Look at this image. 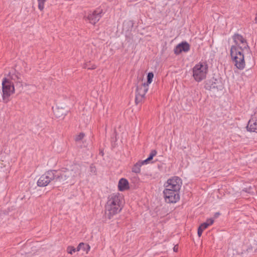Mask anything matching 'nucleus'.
Masks as SVG:
<instances>
[{
  "instance_id": "nucleus-1",
  "label": "nucleus",
  "mask_w": 257,
  "mask_h": 257,
  "mask_svg": "<svg viewBox=\"0 0 257 257\" xmlns=\"http://www.w3.org/2000/svg\"><path fill=\"white\" fill-rule=\"evenodd\" d=\"M235 45L230 48V55L234 65L238 69L242 70L245 67L243 51L248 48L246 40L240 35L235 34L233 36Z\"/></svg>"
},
{
  "instance_id": "nucleus-2",
  "label": "nucleus",
  "mask_w": 257,
  "mask_h": 257,
  "mask_svg": "<svg viewBox=\"0 0 257 257\" xmlns=\"http://www.w3.org/2000/svg\"><path fill=\"white\" fill-rule=\"evenodd\" d=\"M124 204L123 195L119 193L110 194L105 205V214L110 219L114 215L119 213Z\"/></svg>"
},
{
  "instance_id": "nucleus-3",
  "label": "nucleus",
  "mask_w": 257,
  "mask_h": 257,
  "mask_svg": "<svg viewBox=\"0 0 257 257\" xmlns=\"http://www.w3.org/2000/svg\"><path fill=\"white\" fill-rule=\"evenodd\" d=\"M208 71L207 64L204 63H199L193 68V77L194 80L199 82L204 79L206 77Z\"/></svg>"
},
{
  "instance_id": "nucleus-4",
  "label": "nucleus",
  "mask_w": 257,
  "mask_h": 257,
  "mask_svg": "<svg viewBox=\"0 0 257 257\" xmlns=\"http://www.w3.org/2000/svg\"><path fill=\"white\" fill-rule=\"evenodd\" d=\"M54 170H49L41 175L37 181V184L39 187L47 186L51 181H54Z\"/></svg>"
},
{
  "instance_id": "nucleus-5",
  "label": "nucleus",
  "mask_w": 257,
  "mask_h": 257,
  "mask_svg": "<svg viewBox=\"0 0 257 257\" xmlns=\"http://www.w3.org/2000/svg\"><path fill=\"white\" fill-rule=\"evenodd\" d=\"M54 182L63 183L67 179L70 178V171L68 168H64L61 171L54 170Z\"/></svg>"
},
{
  "instance_id": "nucleus-6",
  "label": "nucleus",
  "mask_w": 257,
  "mask_h": 257,
  "mask_svg": "<svg viewBox=\"0 0 257 257\" xmlns=\"http://www.w3.org/2000/svg\"><path fill=\"white\" fill-rule=\"evenodd\" d=\"M148 89V84H146V83L137 86L135 99V101L137 104L141 102L143 100L145 95Z\"/></svg>"
},
{
  "instance_id": "nucleus-7",
  "label": "nucleus",
  "mask_w": 257,
  "mask_h": 257,
  "mask_svg": "<svg viewBox=\"0 0 257 257\" xmlns=\"http://www.w3.org/2000/svg\"><path fill=\"white\" fill-rule=\"evenodd\" d=\"M163 194L165 200L167 203H175L180 199L179 191H178L164 190Z\"/></svg>"
},
{
  "instance_id": "nucleus-8",
  "label": "nucleus",
  "mask_w": 257,
  "mask_h": 257,
  "mask_svg": "<svg viewBox=\"0 0 257 257\" xmlns=\"http://www.w3.org/2000/svg\"><path fill=\"white\" fill-rule=\"evenodd\" d=\"M2 87L4 98L9 97L14 92V85L6 78H4L3 80Z\"/></svg>"
},
{
  "instance_id": "nucleus-9",
  "label": "nucleus",
  "mask_w": 257,
  "mask_h": 257,
  "mask_svg": "<svg viewBox=\"0 0 257 257\" xmlns=\"http://www.w3.org/2000/svg\"><path fill=\"white\" fill-rule=\"evenodd\" d=\"M102 10L101 9H97L93 12L89 13L87 19L92 24L96 23L102 17Z\"/></svg>"
},
{
  "instance_id": "nucleus-10",
  "label": "nucleus",
  "mask_w": 257,
  "mask_h": 257,
  "mask_svg": "<svg viewBox=\"0 0 257 257\" xmlns=\"http://www.w3.org/2000/svg\"><path fill=\"white\" fill-rule=\"evenodd\" d=\"M165 183L168 184L171 187L175 188V191H179L182 183L181 179L179 177L175 176L169 179Z\"/></svg>"
},
{
  "instance_id": "nucleus-11",
  "label": "nucleus",
  "mask_w": 257,
  "mask_h": 257,
  "mask_svg": "<svg viewBox=\"0 0 257 257\" xmlns=\"http://www.w3.org/2000/svg\"><path fill=\"white\" fill-rule=\"evenodd\" d=\"M247 130L249 132L257 133V112L251 115L248 122Z\"/></svg>"
},
{
  "instance_id": "nucleus-12",
  "label": "nucleus",
  "mask_w": 257,
  "mask_h": 257,
  "mask_svg": "<svg viewBox=\"0 0 257 257\" xmlns=\"http://www.w3.org/2000/svg\"><path fill=\"white\" fill-rule=\"evenodd\" d=\"M69 170L70 171V179L74 180L80 176L81 168V166L78 164L73 165Z\"/></svg>"
},
{
  "instance_id": "nucleus-13",
  "label": "nucleus",
  "mask_w": 257,
  "mask_h": 257,
  "mask_svg": "<svg viewBox=\"0 0 257 257\" xmlns=\"http://www.w3.org/2000/svg\"><path fill=\"white\" fill-rule=\"evenodd\" d=\"M190 50V46L187 42H182L178 44L174 49V53L179 54L182 52H187Z\"/></svg>"
},
{
  "instance_id": "nucleus-14",
  "label": "nucleus",
  "mask_w": 257,
  "mask_h": 257,
  "mask_svg": "<svg viewBox=\"0 0 257 257\" xmlns=\"http://www.w3.org/2000/svg\"><path fill=\"white\" fill-rule=\"evenodd\" d=\"M118 188L119 191H123L129 188V183L128 181L124 178L119 180L118 184Z\"/></svg>"
},
{
  "instance_id": "nucleus-15",
  "label": "nucleus",
  "mask_w": 257,
  "mask_h": 257,
  "mask_svg": "<svg viewBox=\"0 0 257 257\" xmlns=\"http://www.w3.org/2000/svg\"><path fill=\"white\" fill-rule=\"evenodd\" d=\"M143 165L145 164L142 161L138 162L133 166L132 168V172L136 174L140 173L141 172V167Z\"/></svg>"
},
{
  "instance_id": "nucleus-16",
  "label": "nucleus",
  "mask_w": 257,
  "mask_h": 257,
  "mask_svg": "<svg viewBox=\"0 0 257 257\" xmlns=\"http://www.w3.org/2000/svg\"><path fill=\"white\" fill-rule=\"evenodd\" d=\"M90 249V246L88 244L81 242L79 244L77 247V251H78L80 250L86 251L88 252Z\"/></svg>"
},
{
  "instance_id": "nucleus-17",
  "label": "nucleus",
  "mask_w": 257,
  "mask_h": 257,
  "mask_svg": "<svg viewBox=\"0 0 257 257\" xmlns=\"http://www.w3.org/2000/svg\"><path fill=\"white\" fill-rule=\"evenodd\" d=\"M54 113L56 117H64L66 115L65 111L62 108H57L54 110Z\"/></svg>"
},
{
  "instance_id": "nucleus-18",
  "label": "nucleus",
  "mask_w": 257,
  "mask_h": 257,
  "mask_svg": "<svg viewBox=\"0 0 257 257\" xmlns=\"http://www.w3.org/2000/svg\"><path fill=\"white\" fill-rule=\"evenodd\" d=\"M157 154V152L155 150H152L149 156V157L144 161H142L144 164H147L150 161H151L154 156Z\"/></svg>"
},
{
  "instance_id": "nucleus-19",
  "label": "nucleus",
  "mask_w": 257,
  "mask_h": 257,
  "mask_svg": "<svg viewBox=\"0 0 257 257\" xmlns=\"http://www.w3.org/2000/svg\"><path fill=\"white\" fill-rule=\"evenodd\" d=\"M17 89L18 88L20 89L19 90L20 91H22L23 90H24V91L27 90V87L29 86L26 84H25V86H24L23 84L21 82H18V81H17Z\"/></svg>"
},
{
  "instance_id": "nucleus-20",
  "label": "nucleus",
  "mask_w": 257,
  "mask_h": 257,
  "mask_svg": "<svg viewBox=\"0 0 257 257\" xmlns=\"http://www.w3.org/2000/svg\"><path fill=\"white\" fill-rule=\"evenodd\" d=\"M154 77V74L153 72H149L147 75V83L148 85L151 84L153 81V79Z\"/></svg>"
},
{
  "instance_id": "nucleus-21",
  "label": "nucleus",
  "mask_w": 257,
  "mask_h": 257,
  "mask_svg": "<svg viewBox=\"0 0 257 257\" xmlns=\"http://www.w3.org/2000/svg\"><path fill=\"white\" fill-rule=\"evenodd\" d=\"M38 1V8L40 10L42 11L44 8V4L46 0H37Z\"/></svg>"
},
{
  "instance_id": "nucleus-22",
  "label": "nucleus",
  "mask_w": 257,
  "mask_h": 257,
  "mask_svg": "<svg viewBox=\"0 0 257 257\" xmlns=\"http://www.w3.org/2000/svg\"><path fill=\"white\" fill-rule=\"evenodd\" d=\"M67 250L69 253L72 254L73 252H75L76 251H77V248L76 249L73 246H69L67 248Z\"/></svg>"
},
{
  "instance_id": "nucleus-23",
  "label": "nucleus",
  "mask_w": 257,
  "mask_h": 257,
  "mask_svg": "<svg viewBox=\"0 0 257 257\" xmlns=\"http://www.w3.org/2000/svg\"><path fill=\"white\" fill-rule=\"evenodd\" d=\"M84 136H85V135L84 133H81L78 135L76 136L75 140L76 142L80 141L81 140H82L83 139Z\"/></svg>"
},
{
  "instance_id": "nucleus-24",
  "label": "nucleus",
  "mask_w": 257,
  "mask_h": 257,
  "mask_svg": "<svg viewBox=\"0 0 257 257\" xmlns=\"http://www.w3.org/2000/svg\"><path fill=\"white\" fill-rule=\"evenodd\" d=\"M164 186H165V189L164 190L175 191V188L171 187V186H170V185H168V184H167L166 183H165Z\"/></svg>"
},
{
  "instance_id": "nucleus-25",
  "label": "nucleus",
  "mask_w": 257,
  "mask_h": 257,
  "mask_svg": "<svg viewBox=\"0 0 257 257\" xmlns=\"http://www.w3.org/2000/svg\"><path fill=\"white\" fill-rule=\"evenodd\" d=\"M208 224H207L206 222H204L203 223H202L200 226H199V228H201V229L202 230H204L206 228H207L208 227Z\"/></svg>"
},
{
  "instance_id": "nucleus-26",
  "label": "nucleus",
  "mask_w": 257,
  "mask_h": 257,
  "mask_svg": "<svg viewBox=\"0 0 257 257\" xmlns=\"http://www.w3.org/2000/svg\"><path fill=\"white\" fill-rule=\"evenodd\" d=\"M207 224H208V226L212 225L214 222V220L212 218H209L205 222Z\"/></svg>"
},
{
  "instance_id": "nucleus-27",
  "label": "nucleus",
  "mask_w": 257,
  "mask_h": 257,
  "mask_svg": "<svg viewBox=\"0 0 257 257\" xmlns=\"http://www.w3.org/2000/svg\"><path fill=\"white\" fill-rule=\"evenodd\" d=\"M203 231V230H202L201 228H200L199 227H198L197 233L199 237L201 236V235H202Z\"/></svg>"
},
{
  "instance_id": "nucleus-28",
  "label": "nucleus",
  "mask_w": 257,
  "mask_h": 257,
  "mask_svg": "<svg viewBox=\"0 0 257 257\" xmlns=\"http://www.w3.org/2000/svg\"><path fill=\"white\" fill-rule=\"evenodd\" d=\"M173 249H174V251H175V252L177 251V250H178V246H176H176H175L174 247V248H173Z\"/></svg>"
},
{
  "instance_id": "nucleus-29",
  "label": "nucleus",
  "mask_w": 257,
  "mask_h": 257,
  "mask_svg": "<svg viewBox=\"0 0 257 257\" xmlns=\"http://www.w3.org/2000/svg\"><path fill=\"white\" fill-rule=\"evenodd\" d=\"M255 22L257 23V13H256V17L255 18Z\"/></svg>"
}]
</instances>
